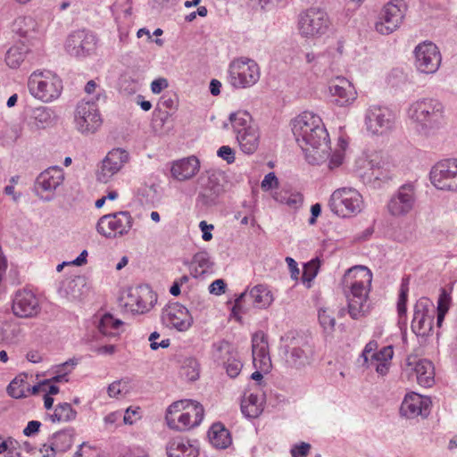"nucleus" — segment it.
I'll use <instances>...</instances> for the list:
<instances>
[{"label": "nucleus", "instance_id": "f257e3e1", "mask_svg": "<svg viewBox=\"0 0 457 457\" xmlns=\"http://www.w3.org/2000/svg\"><path fill=\"white\" fill-rule=\"evenodd\" d=\"M292 132L311 164H319L328 158L330 140L321 119L303 112L292 121Z\"/></svg>", "mask_w": 457, "mask_h": 457}, {"label": "nucleus", "instance_id": "f03ea898", "mask_svg": "<svg viewBox=\"0 0 457 457\" xmlns=\"http://www.w3.org/2000/svg\"><path fill=\"white\" fill-rule=\"evenodd\" d=\"M371 282L372 273L364 266H354L345 271L342 279L343 294L352 319L359 320L369 313L368 298Z\"/></svg>", "mask_w": 457, "mask_h": 457}, {"label": "nucleus", "instance_id": "7ed1b4c3", "mask_svg": "<svg viewBox=\"0 0 457 457\" xmlns=\"http://www.w3.org/2000/svg\"><path fill=\"white\" fill-rule=\"evenodd\" d=\"M409 117L422 133L428 134L442 126L445 120V106L438 99L422 98L411 104Z\"/></svg>", "mask_w": 457, "mask_h": 457}, {"label": "nucleus", "instance_id": "20e7f679", "mask_svg": "<svg viewBox=\"0 0 457 457\" xmlns=\"http://www.w3.org/2000/svg\"><path fill=\"white\" fill-rule=\"evenodd\" d=\"M204 414V407L199 403L186 399L171 403L167 409L165 420L169 428L184 431L197 427Z\"/></svg>", "mask_w": 457, "mask_h": 457}, {"label": "nucleus", "instance_id": "39448f33", "mask_svg": "<svg viewBox=\"0 0 457 457\" xmlns=\"http://www.w3.org/2000/svg\"><path fill=\"white\" fill-rule=\"evenodd\" d=\"M284 353L287 364L297 370L311 365L314 361V348L307 337L289 333L285 337Z\"/></svg>", "mask_w": 457, "mask_h": 457}, {"label": "nucleus", "instance_id": "423d86ee", "mask_svg": "<svg viewBox=\"0 0 457 457\" xmlns=\"http://www.w3.org/2000/svg\"><path fill=\"white\" fill-rule=\"evenodd\" d=\"M29 93L43 102L58 98L62 89V79L50 71H36L29 78Z\"/></svg>", "mask_w": 457, "mask_h": 457}, {"label": "nucleus", "instance_id": "0eeeda50", "mask_svg": "<svg viewBox=\"0 0 457 457\" xmlns=\"http://www.w3.org/2000/svg\"><path fill=\"white\" fill-rule=\"evenodd\" d=\"M228 74V82L233 87L246 88L259 80L260 68L255 61L241 57L230 62Z\"/></svg>", "mask_w": 457, "mask_h": 457}, {"label": "nucleus", "instance_id": "6e6552de", "mask_svg": "<svg viewBox=\"0 0 457 457\" xmlns=\"http://www.w3.org/2000/svg\"><path fill=\"white\" fill-rule=\"evenodd\" d=\"M330 26L328 13L319 8H309L299 13L297 28L303 37L315 38L327 33Z\"/></svg>", "mask_w": 457, "mask_h": 457}, {"label": "nucleus", "instance_id": "1a4fd4ad", "mask_svg": "<svg viewBox=\"0 0 457 457\" xmlns=\"http://www.w3.org/2000/svg\"><path fill=\"white\" fill-rule=\"evenodd\" d=\"M329 206L333 212L343 218L355 216L363 207L361 195L352 187L335 190L330 196Z\"/></svg>", "mask_w": 457, "mask_h": 457}, {"label": "nucleus", "instance_id": "9d476101", "mask_svg": "<svg viewBox=\"0 0 457 457\" xmlns=\"http://www.w3.org/2000/svg\"><path fill=\"white\" fill-rule=\"evenodd\" d=\"M134 219L128 211H120L102 216L96 224L97 232L106 238H116L128 235Z\"/></svg>", "mask_w": 457, "mask_h": 457}, {"label": "nucleus", "instance_id": "9b49d317", "mask_svg": "<svg viewBox=\"0 0 457 457\" xmlns=\"http://www.w3.org/2000/svg\"><path fill=\"white\" fill-rule=\"evenodd\" d=\"M406 5L403 0L387 3L380 12L375 23V29L381 35H389L395 31L403 23Z\"/></svg>", "mask_w": 457, "mask_h": 457}, {"label": "nucleus", "instance_id": "f8f14e48", "mask_svg": "<svg viewBox=\"0 0 457 457\" xmlns=\"http://www.w3.org/2000/svg\"><path fill=\"white\" fill-rule=\"evenodd\" d=\"M431 183L440 190L457 191V159L436 162L430 170Z\"/></svg>", "mask_w": 457, "mask_h": 457}, {"label": "nucleus", "instance_id": "ddd939ff", "mask_svg": "<svg viewBox=\"0 0 457 457\" xmlns=\"http://www.w3.org/2000/svg\"><path fill=\"white\" fill-rule=\"evenodd\" d=\"M364 124L372 135H383L393 129L395 115L387 107L370 105L365 111Z\"/></svg>", "mask_w": 457, "mask_h": 457}, {"label": "nucleus", "instance_id": "4468645a", "mask_svg": "<svg viewBox=\"0 0 457 457\" xmlns=\"http://www.w3.org/2000/svg\"><path fill=\"white\" fill-rule=\"evenodd\" d=\"M221 174L214 170L203 172L198 178L200 187L197 200L206 206L217 204L218 198L224 192V187L221 183Z\"/></svg>", "mask_w": 457, "mask_h": 457}, {"label": "nucleus", "instance_id": "2eb2a0df", "mask_svg": "<svg viewBox=\"0 0 457 457\" xmlns=\"http://www.w3.org/2000/svg\"><path fill=\"white\" fill-rule=\"evenodd\" d=\"M436 308L433 302L427 298H420L414 305L411 329L420 336L428 335L433 328Z\"/></svg>", "mask_w": 457, "mask_h": 457}, {"label": "nucleus", "instance_id": "dca6fc26", "mask_svg": "<svg viewBox=\"0 0 457 457\" xmlns=\"http://www.w3.org/2000/svg\"><path fill=\"white\" fill-rule=\"evenodd\" d=\"M12 312L21 319L35 318L41 312L39 300L31 290L19 289L12 297Z\"/></svg>", "mask_w": 457, "mask_h": 457}, {"label": "nucleus", "instance_id": "f3484780", "mask_svg": "<svg viewBox=\"0 0 457 457\" xmlns=\"http://www.w3.org/2000/svg\"><path fill=\"white\" fill-rule=\"evenodd\" d=\"M75 122L81 133H94L97 130L102 119L94 101H81L78 104Z\"/></svg>", "mask_w": 457, "mask_h": 457}, {"label": "nucleus", "instance_id": "a211bd4d", "mask_svg": "<svg viewBox=\"0 0 457 457\" xmlns=\"http://www.w3.org/2000/svg\"><path fill=\"white\" fill-rule=\"evenodd\" d=\"M414 54L416 66L420 72L433 74L441 64V54L432 42H423L418 45Z\"/></svg>", "mask_w": 457, "mask_h": 457}, {"label": "nucleus", "instance_id": "6ab92c4d", "mask_svg": "<svg viewBox=\"0 0 457 457\" xmlns=\"http://www.w3.org/2000/svg\"><path fill=\"white\" fill-rule=\"evenodd\" d=\"M415 187L407 183L399 187L387 204L388 212L393 216H402L411 212L415 204Z\"/></svg>", "mask_w": 457, "mask_h": 457}, {"label": "nucleus", "instance_id": "aec40b11", "mask_svg": "<svg viewBox=\"0 0 457 457\" xmlns=\"http://www.w3.org/2000/svg\"><path fill=\"white\" fill-rule=\"evenodd\" d=\"M96 38L90 31L82 29L72 32L67 38L65 49L72 56L89 54L96 48Z\"/></svg>", "mask_w": 457, "mask_h": 457}, {"label": "nucleus", "instance_id": "412c9836", "mask_svg": "<svg viewBox=\"0 0 457 457\" xmlns=\"http://www.w3.org/2000/svg\"><path fill=\"white\" fill-rule=\"evenodd\" d=\"M64 180V173L62 169L59 167H50L42 171L36 179L35 190L36 194L44 201H51L52 196H44L43 193H53L62 184Z\"/></svg>", "mask_w": 457, "mask_h": 457}, {"label": "nucleus", "instance_id": "4be33fe9", "mask_svg": "<svg viewBox=\"0 0 457 457\" xmlns=\"http://www.w3.org/2000/svg\"><path fill=\"white\" fill-rule=\"evenodd\" d=\"M162 321L179 331H187L193 323L189 311L179 303L168 304L162 313Z\"/></svg>", "mask_w": 457, "mask_h": 457}, {"label": "nucleus", "instance_id": "5701e85b", "mask_svg": "<svg viewBox=\"0 0 457 457\" xmlns=\"http://www.w3.org/2000/svg\"><path fill=\"white\" fill-rule=\"evenodd\" d=\"M128 161L129 154L127 151L120 148L112 149L102 162L101 170L97 174L98 180L106 183Z\"/></svg>", "mask_w": 457, "mask_h": 457}, {"label": "nucleus", "instance_id": "b1692460", "mask_svg": "<svg viewBox=\"0 0 457 457\" xmlns=\"http://www.w3.org/2000/svg\"><path fill=\"white\" fill-rule=\"evenodd\" d=\"M407 365L412 367L416 373L418 383L424 387H430L435 382V368L428 359H419L416 356H409Z\"/></svg>", "mask_w": 457, "mask_h": 457}, {"label": "nucleus", "instance_id": "393cba45", "mask_svg": "<svg viewBox=\"0 0 457 457\" xmlns=\"http://www.w3.org/2000/svg\"><path fill=\"white\" fill-rule=\"evenodd\" d=\"M329 91L332 96L335 97L334 102L339 106H345L356 98V91L353 86L345 78L338 77L331 81Z\"/></svg>", "mask_w": 457, "mask_h": 457}, {"label": "nucleus", "instance_id": "a878e982", "mask_svg": "<svg viewBox=\"0 0 457 457\" xmlns=\"http://www.w3.org/2000/svg\"><path fill=\"white\" fill-rule=\"evenodd\" d=\"M428 398H423L420 395L412 393L407 395L402 403L401 411L403 415L413 418L416 416H428Z\"/></svg>", "mask_w": 457, "mask_h": 457}, {"label": "nucleus", "instance_id": "bb28decb", "mask_svg": "<svg viewBox=\"0 0 457 457\" xmlns=\"http://www.w3.org/2000/svg\"><path fill=\"white\" fill-rule=\"evenodd\" d=\"M200 169L199 160L192 155L172 162L170 172L172 177L179 181L193 178Z\"/></svg>", "mask_w": 457, "mask_h": 457}, {"label": "nucleus", "instance_id": "cd10ccee", "mask_svg": "<svg viewBox=\"0 0 457 457\" xmlns=\"http://www.w3.org/2000/svg\"><path fill=\"white\" fill-rule=\"evenodd\" d=\"M169 457H197L198 449L189 440L183 437H174L166 445Z\"/></svg>", "mask_w": 457, "mask_h": 457}, {"label": "nucleus", "instance_id": "c85d7f7f", "mask_svg": "<svg viewBox=\"0 0 457 457\" xmlns=\"http://www.w3.org/2000/svg\"><path fill=\"white\" fill-rule=\"evenodd\" d=\"M237 140L243 153L246 154H253L259 146L260 134L258 129L256 127L246 129L237 136Z\"/></svg>", "mask_w": 457, "mask_h": 457}, {"label": "nucleus", "instance_id": "c756f323", "mask_svg": "<svg viewBox=\"0 0 457 457\" xmlns=\"http://www.w3.org/2000/svg\"><path fill=\"white\" fill-rule=\"evenodd\" d=\"M137 308L132 311L137 313H145L149 312L157 301L156 294L148 286L137 287Z\"/></svg>", "mask_w": 457, "mask_h": 457}, {"label": "nucleus", "instance_id": "7c9ffc66", "mask_svg": "<svg viewBox=\"0 0 457 457\" xmlns=\"http://www.w3.org/2000/svg\"><path fill=\"white\" fill-rule=\"evenodd\" d=\"M74 436L75 429L73 428H68L55 432L50 440L58 453H65L70 450L73 445Z\"/></svg>", "mask_w": 457, "mask_h": 457}, {"label": "nucleus", "instance_id": "2f4dec72", "mask_svg": "<svg viewBox=\"0 0 457 457\" xmlns=\"http://www.w3.org/2000/svg\"><path fill=\"white\" fill-rule=\"evenodd\" d=\"M208 435L212 445L216 448L225 449L232 442L229 431L220 423L213 424Z\"/></svg>", "mask_w": 457, "mask_h": 457}, {"label": "nucleus", "instance_id": "473e14b6", "mask_svg": "<svg viewBox=\"0 0 457 457\" xmlns=\"http://www.w3.org/2000/svg\"><path fill=\"white\" fill-rule=\"evenodd\" d=\"M249 301L258 308H264L272 303L273 298L266 286L257 285L250 290Z\"/></svg>", "mask_w": 457, "mask_h": 457}, {"label": "nucleus", "instance_id": "72a5a7b5", "mask_svg": "<svg viewBox=\"0 0 457 457\" xmlns=\"http://www.w3.org/2000/svg\"><path fill=\"white\" fill-rule=\"evenodd\" d=\"M241 411L247 418H257L262 411V400L254 394L245 396L241 402Z\"/></svg>", "mask_w": 457, "mask_h": 457}, {"label": "nucleus", "instance_id": "f704fd0d", "mask_svg": "<svg viewBox=\"0 0 457 457\" xmlns=\"http://www.w3.org/2000/svg\"><path fill=\"white\" fill-rule=\"evenodd\" d=\"M31 124L37 129H46L54 122V112L47 107H37L32 111Z\"/></svg>", "mask_w": 457, "mask_h": 457}, {"label": "nucleus", "instance_id": "c9c22d12", "mask_svg": "<svg viewBox=\"0 0 457 457\" xmlns=\"http://www.w3.org/2000/svg\"><path fill=\"white\" fill-rule=\"evenodd\" d=\"M37 27V22L31 16H20L14 20L12 29L20 37H27L29 33L34 32Z\"/></svg>", "mask_w": 457, "mask_h": 457}, {"label": "nucleus", "instance_id": "e433bc0d", "mask_svg": "<svg viewBox=\"0 0 457 457\" xmlns=\"http://www.w3.org/2000/svg\"><path fill=\"white\" fill-rule=\"evenodd\" d=\"M29 49L26 46H14L8 49L4 61L11 69H17L24 62Z\"/></svg>", "mask_w": 457, "mask_h": 457}, {"label": "nucleus", "instance_id": "4c0bfd02", "mask_svg": "<svg viewBox=\"0 0 457 457\" xmlns=\"http://www.w3.org/2000/svg\"><path fill=\"white\" fill-rule=\"evenodd\" d=\"M229 121L237 136L246 130L248 128L255 127L251 125V115L245 111H237L236 112H232L229 115Z\"/></svg>", "mask_w": 457, "mask_h": 457}, {"label": "nucleus", "instance_id": "58836bf2", "mask_svg": "<svg viewBox=\"0 0 457 457\" xmlns=\"http://www.w3.org/2000/svg\"><path fill=\"white\" fill-rule=\"evenodd\" d=\"M121 325V320H115L110 313H105L99 321L98 329L104 336L116 337Z\"/></svg>", "mask_w": 457, "mask_h": 457}, {"label": "nucleus", "instance_id": "ea45409f", "mask_svg": "<svg viewBox=\"0 0 457 457\" xmlns=\"http://www.w3.org/2000/svg\"><path fill=\"white\" fill-rule=\"evenodd\" d=\"M77 411L71 407V403H62L55 406L54 413L50 416L53 422H69L76 419Z\"/></svg>", "mask_w": 457, "mask_h": 457}, {"label": "nucleus", "instance_id": "a19ab883", "mask_svg": "<svg viewBox=\"0 0 457 457\" xmlns=\"http://www.w3.org/2000/svg\"><path fill=\"white\" fill-rule=\"evenodd\" d=\"M28 376L26 374H20L13 378L7 387V392L12 398H23L26 397L27 392V382Z\"/></svg>", "mask_w": 457, "mask_h": 457}, {"label": "nucleus", "instance_id": "79ce46f5", "mask_svg": "<svg viewBox=\"0 0 457 457\" xmlns=\"http://www.w3.org/2000/svg\"><path fill=\"white\" fill-rule=\"evenodd\" d=\"M180 374L188 381H195L199 378V364L193 357L184 358L181 364Z\"/></svg>", "mask_w": 457, "mask_h": 457}, {"label": "nucleus", "instance_id": "37998d69", "mask_svg": "<svg viewBox=\"0 0 457 457\" xmlns=\"http://www.w3.org/2000/svg\"><path fill=\"white\" fill-rule=\"evenodd\" d=\"M193 263L196 264L200 269V270H198V269L195 268V272H191V274L195 278L198 275H204V273L208 272L213 264L210 259L209 253L206 251L196 253L193 256Z\"/></svg>", "mask_w": 457, "mask_h": 457}, {"label": "nucleus", "instance_id": "c03bdc74", "mask_svg": "<svg viewBox=\"0 0 457 457\" xmlns=\"http://www.w3.org/2000/svg\"><path fill=\"white\" fill-rule=\"evenodd\" d=\"M252 353L254 366L262 371H268L271 365L268 347H255Z\"/></svg>", "mask_w": 457, "mask_h": 457}, {"label": "nucleus", "instance_id": "a18cd8bd", "mask_svg": "<svg viewBox=\"0 0 457 457\" xmlns=\"http://www.w3.org/2000/svg\"><path fill=\"white\" fill-rule=\"evenodd\" d=\"M450 301H451L450 295L445 291V289H442L441 294L438 298V301H437V307L436 309V325L438 327L442 326L445 316L449 310Z\"/></svg>", "mask_w": 457, "mask_h": 457}, {"label": "nucleus", "instance_id": "49530a36", "mask_svg": "<svg viewBox=\"0 0 457 457\" xmlns=\"http://www.w3.org/2000/svg\"><path fill=\"white\" fill-rule=\"evenodd\" d=\"M320 268V260L313 259L311 262H307L303 266L302 280L303 283H308L307 287H311V282L317 276L318 270Z\"/></svg>", "mask_w": 457, "mask_h": 457}, {"label": "nucleus", "instance_id": "de8ad7c7", "mask_svg": "<svg viewBox=\"0 0 457 457\" xmlns=\"http://www.w3.org/2000/svg\"><path fill=\"white\" fill-rule=\"evenodd\" d=\"M408 278H403L401 284L399 298L397 302V312L400 317L406 314L407 298H408Z\"/></svg>", "mask_w": 457, "mask_h": 457}, {"label": "nucleus", "instance_id": "09e8293b", "mask_svg": "<svg viewBox=\"0 0 457 457\" xmlns=\"http://www.w3.org/2000/svg\"><path fill=\"white\" fill-rule=\"evenodd\" d=\"M224 364L226 371L230 378H236L240 373L243 366L241 361L236 359H228Z\"/></svg>", "mask_w": 457, "mask_h": 457}, {"label": "nucleus", "instance_id": "8fccbe9b", "mask_svg": "<svg viewBox=\"0 0 457 457\" xmlns=\"http://www.w3.org/2000/svg\"><path fill=\"white\" fill-rule=\"evenodd\" d=\"M21 445L16 439L8 437V448L6 449V457H21Z\"/></svg>", "mask_w": 457, "mask_h": 457}, {"label": "nucleus", "instance_id": "3c124183", "mask_svg": "<svg viewBox=\"0 0 457 457\" xmlns=\"http://www.w3.org/2000/svg\"><path fill=\"white\" fill-rule=\"evenodd\" d=\"M217 154L225 160L228 164L235 162V151L228 145H222L219 148Z\"/></svg>", "mask_w": 457, "mask_h": 457}, {"label": "nucleus", "instance_id": "603ef678", "mask_svg": "<svg viewBox=\"0 0 457 457\" xmlns=\"http://www.w3.org/2000/svg\"><path fill=\"white\" fill-rule=\"evenodd\" d=\"M159 337L160 334L157 331H154L149 336L150 348L154 351L157 350L159 347L167 348L170 346V339H163L160 343H157L155 340Z\"/></svg>", "mask_w": 457, "mask_h": 457}, {"label": "nucleus", "instance_id": "864d4df0", "mask_svg": "<svg viewBox=\"0 0 457 457\" xmlns=\"http://www.w3.org/2000/svg\"><path fill=\"white\" fill-rule=\"evenodd\" d=\"M278 185V178L276 177L274 172L268 173L263 180L262 181L261 187L262 190L268 191L273 187H277Z\"/></svg>", "mask_w": 457, "mask_h": 457}, {"label": "nucleus", "instance_id": "5fc2aeb1", "mask_svg": "<svg viewBox=\"0 0 457 457\" xmlns=\"http://www.w3.org/2000/svg\"><path fill=\"white\" fill-rule=\"evenodd\" d=\"M393 353L392 346H385L379 352L373 353L371 358L386 362L388 360L392 359Z\"/></svg>", "mask_w": 457, "mask_h": 457}, {"label": "nucleus", "instance_id": "6e6d98bb", "mask_svg": "<svg viewBox=\"0 0 457 457\" xmlns=\"http://www.w3.org/2000/svg\"><path fill=\"white\" fill-rule=\"evenodd\" d=\"M319 320L324 328H334L336 325L335 318L331 317L325 310L319 312Z\"/></svg>", "mask_w": 457, "mask_h": 457}, {"label": "nucleus", "instance_id": "4d7b16f0", "mask_svg": "<svg viewBox=\"0 0 457 457\" xmlns=\"http://www.w3.org/2000/svg\"><path fill=\"white\" fill-rule=\"evenodd\" d=\"M227 287V285L225 281L221 278L214 280L210 286H209V292L215 295H220L221 294L225 293V289Z\"/></svg>", "mask_w": 457, "mask_h": 457}, {"label": "nucleus", "instance_id": "13d9d810", "mask_svg": "<svg viewBox=\"0 0 457 457\" xmlns=\"http://www.w3.org/2000/svg\"><path fill=\"white\" fill-rule=\"evenodd\" d=\"M311 445L309 444L301 443L291 449V454L293 457H305L309 453Z\"/></svg>", "mask_w": 457, "mask_h": 457}, {"label": "nucleus", "instance_id": "bf43d9fd", "mask_svg": "<svg viewBox=\"0 0 457 457\" xmlns=\"http://www.w3.org/2000/svg\"><path fill=\"white\" fill-rule=\"evenodd\" d=\"M303 195L300 193H292L287 195V205L293 209H298L303 204Z\"/></svg>", "mask_w": 457, "mask_h": 457}, {"label": "nucleus", "instance_id": "052dcab7", "mask_svg": "<svg viewBox=\"0 0 457 457\" xmlns=\"http://www.w3.org/2000/svg\"><path fill=\"white\" fill-rule=\"evenodd\" d=\"M329 156H330V160H329L328 167L330 169H334V168L340 166L344 160L343 149L336 151L335 153H333V154H329L328 157Z\"/></svg>", "mask_w": 457, "mask_h": 457}, {"label": "nucleus", "instance_id": "680f3d73", "mask_svg": "<svg viewBox=\"0 0 457 457\" xmlns=\"http://www.w3.org/2000/svg\"><path fill=\"white\" fill-rule=\"evenodd\" d=\"M255 347H268V344L265 340V337L262 332L255 333L252 338V351L255 349Z\"/></svg>", "mask_w": 457, "mask_h": 457}, {"label": "nucleus", "instance_id": "e2e57ef3", "mask_svg": "<svg viewBox=\"0 0 457 457\" xmlns=\"http://www.w3.org/2000/svg\"><path fill=\"white\" fill-rule=\"evenodd\" d=\"M40 427V421L31 420L27 424L26 428L23 429V434L26 436H31L39 431Z\"/></svg>", "mask_w": 457, "mask_h": 457}, {"label": "nucleus", "instance_id": "0e129e2a", "mask_svg": "<svg viewBox=\"0 0 457 457\" xmlns=\"http://www.w3.org/2000/svg\"><path fill=\"white\" fill-rule=\"evenodd\" d=\"M199 228L203 232L202 238L204 241H210L212 238V234L211 233V230L214 228L213 225L207 224L205 220H202L199 223Z\"/></svg>", "mask_w": 457, "mask_h": 457}, {"label": "nucleus", "instance_id": "69168bd1", "mask_svg": "<svg viewBox=\"0 0 457 457\" xmlns=\"http://www.w3.org/2000/svg\"><path fill=\"white\" fill-rule=\"evenodd\" d=\"M168 87V81L166 79L160 78L154 79L151 84V90L154 94H159L161 91Z\"/></svg>", "mask_w": 457, "mask_h": 457}, {"label": "nucleus", "instance_id": "338daca9", "mask_svg": "<svg viewBox=\"0 0 457 457\" xmlns=\"http://www.w3.org/2000/svg\"><path fill=\"white\" fill-rule=\"evenodd\" d=\"M286 262L287 263L289 271L291 273V278L295 280H297L298 276L300 274V270H299L297 262L292 257H287Z\"/></svg>", "mask_w": 457, "mask_h": 457}, {"label": "nucleus", "instance_id": "774afa93", "mask_svg": "<svg viewBox=\"0 0 457 457\" xmlns=\"http://www.w3.org/2000/svg\"><path fill=\"white\" fill-rule=\"evenodd\" d=\"M40 453L43 454V457H54L58 451L54 449L52 441L49 439L47 444L43 445Z\"/></svg>", "mask_w": 457, "mask_h": 457}]
</instances>
